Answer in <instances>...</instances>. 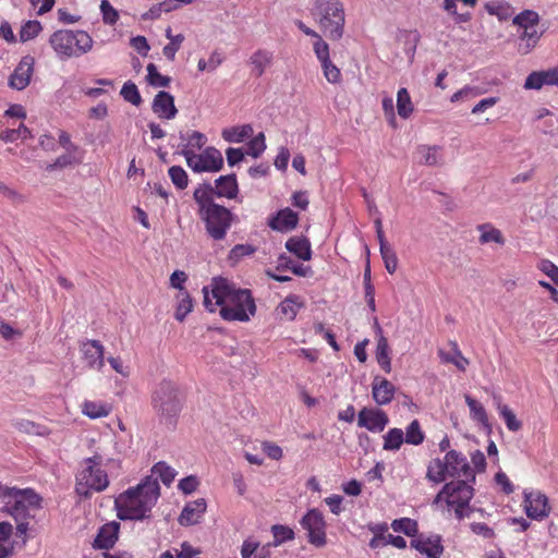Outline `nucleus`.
Segmentation results:
<instances>
[{"mask_svg": "<svg viewBox=\"0 0 558 558\" xmlns=\"http://www.w3.org/2000/svg\"><path fill=\"white\" fill-rule=\"evenodd\" d=\"M204 305L209 312L220 307V316L228 322H248L256 313V304L247 289H235L225 278H214L203 288Z\"/></svg>", "mask_w": 558, "mask_h": 558, "instance_id": "nucleus-1", "label": "nucleus"}, {"mask_svg": "<svg viewBox=\"0 0 558 558\" xmlns=\"http://www.w3.org/2000/svg\"><path fill=\"white\" fill-rule=\"evenodd\" d=\"M160 496L156 477L146 476L135 487H131L116 498V509L121 520H145Z\"/></svg>", "mask_w": 558, "mask_h": 558, "instance_id": "nucleus-2", "label": "nucleus"}, {"mask_svg": "<svg viewBox=\"0 0 558 558\" xmlns=\"http://www.w3.org/2000/svg\"><path fill=\"white\" fill-rule=\"evenodd\" d=\"M193 198L198 205V215L205 223L207 234L215 241L223 240L233 222V214L210 199L206 190H195Z\"/></svg>", "mask_w": 558, "mask_h": 558, "instance_id": "nucleus-3", "label": "nucleus"}, {"mask_svg": "<svg viewBox=\"0 0 558 558\" xmlns=\"http://www.w3.org/2000/svg\"><path fill=\"white\" fill-rule=\"evenodd\" d=\"M312 14L327 38L339 40L343 36L345 14L339 0H316Z\"/></svg>", "mask_w": 558, "mask_h": 558, "instance_id": "nucleus-4", "label": "nucleus"}, {"mask_svg": "<svg viewBox=\"0 0 558 558\" xmlns=\"http://www.w3.org/2000/svg\"><path fill=\"white\" fill-rule=\"evenodd\" d=\"M84 468L76 476L75 492L84 497L89 498L92 493H100L109 485L107 473L101 469L102 457L95 454L83 461Z\"/></svg>", "mask_w": 558, "mask_h": 558, "instance_id": "nucleus-5", "label": "nucleus"}, {"mask_svg": "<svg viewBox=\"0 0 558 558\" xmlns=\"http://www.w3.org/2000/svg\"><path fill=\"white\" fill-rule=\"evenodd\" d=\"M49 43L62 58L81 57L92 50L94 40L84 31L60 29L54 32Z\"/></svg>", "mask_w": 558, "mask_h": 558, "instance_id": "nucleus-6", "label": "nucleus"}, {"mask_svg": "<svg viewBox=\"0 0 558 558\" xmlns=\"http://www.w3.org/2000/svg\"><path fill=\"white\" fill-rule=\"evenodd\" d=\"M3 511L12 515L16 522L29 517V509L40 507V497L32 489L5 487L2 490Z\"/></svg>", "mask_w": 558, "mask_h": 558, "instance_id": "nucleus-7", "label": "nucleus"}, {"mask_svg": "<svg viewBox=\"0 0 558 558\" xmlns=\"http://www.w3.org/2000/svg\"><path fill=\"white\" fill-rule=\"evenodd\" d=\"M156 412L165 423L172 425L181 411L179 390L171 381H162L153 397Z\"/></svg>", "mask_w": 558, "mask_h": 558, "instance_id": "nucleus-8", "label": "nucleus"}, {"mask_svg": "<svg viewBox=\"0 0 558 558\" xmlns=\"http://www.w3.org/2000/svg\"><path fill=\"white\" fill-rule=\"evenodd\" d=\"M471 481H464L461 483V478L456 482L446 484L442 490L436 496L435 501L438 502L441 499H446L449 507L454 508L457 517L460 519L463 517V508L469 505L473 496V489L469 485Z\"/></svg>", "mask_w": 558, "mask_h": 558, "instance_id": "nucleus-9", "label": "nucleus"}, {"mask_svg": "<svg viewBox=\"0 0 558 558\" xmlns=\"http://www.w3.org/2000/svg\"><path fill=\"white\" fill-rule=\"evenodd\" d=\"M187 166L195 172H217L223 167L221 153L215 147L206 148L202 154L182 149Z\"/></svg>", "mask_w": 558, "mask_h": 558, "instance_id": "nucleus-10", "label": "nucleus"}, {"mask_svg": "<svg viewBox=\"0 0 558 558\" xmlns=\"http://www.w3.org/2000/svg\"><path fill=\"white\" fill-rule=\"evenodd\" d=\"M523 508L527 518L542 521L550 513L548 497L539 490L523 492Z\"/></svg>", "mask_w": 558, "mask_h": 558, "instance_id": "nucleus-11", "label": "nucleus"}, {"mask_svg": "<svg viewBox=\"0 0 558 558\" xmlns=\"http://www.w3.org/2000/svg\"><path fill=\"white\" fill-rule=\"evenodd\" d=\"M301 525L307 531L308 542L316 547L326 545V523L320 511L310 510L301 520Z\"/></svg>", "mask_w": 558, "mask_h": 558, "instance_id": "nucleus-12", "label": "nucleus"}, {"mask_svg": "<svg viewBox=\"0 0 558 558\" xmlns=\"http://www.w3.org/2000/svg\"><path fill=\"white\" fill-rule=\"evenodd\" d=\"M445 460L448 476L456 477L457 480L461 478L462 484L464 481H474V470L468 463L466 458L461 453L456 450H450L447 452Z\"/></svg>", "mask_w": 558, "mask_h": 558, "instance_id": "nucleus-13", "label": "nucleus"}, {"mask_svg": "<svg viewBox=\"0 0 558 558\" xmlns=\"http://www.w3.org/2000/svg\"><path fill=\"white\" fill-rule=\"evenodd\" d=\"M215 186H213L210 183H203L201 184L196 190H204L205 187H208L209 191L206 190L208 197L210 199H214L215 196L217 197H227V198H234L238 194V182L235 179V174H228L219 177L216 182Z\"/></svg>", "mask_w": 558, "mask_h": 558, "instance_id": "nucleus-14", "label": "nucleus"}, {"mask_svg": "<svg viewBox=\"0 0 558 558\" xmlns=\"http://www.w3.org/2000/svg\"><path fill=\"white\" fill-rule=\"evenodd\" d=\"M389 422L387 414L376 408H363L357 415V425L372 433H380Z\"/></svg>", "mask_w": 558, "mask_h": 558, "instance_id": "nucleus-15", "label": "nucleus"}, {"mask_svg": "<svg viewBox=\"0 0 558 558\" xmlns=\"http://www.w3.org/2000/svg\"><path fill=\"white\" fill-rule=\"evenodd\" d=\"M34 64L35 60L33 57H23L9 77V86L16 90L25 89L29 85L34 72Z\"/></svg>", "mask_w": 558, "mask_h": 558, "instance_id": "nucleus-16", "label": "nucleus"}, {"mask_svg": "<svg viewBox=\"0 0 558 558\" xmlns=\"http://www.w3.org/2000/svg\"><path fill=\"white\" fill-rule=\"evenodd\" d=\"M84 360L92 371L100 372L105 365V348L98 340H88L81 347Z\"/></svg>", "mask_w": 558, "mask_h": 558, "instance_id": "nucleus-17", "label": "nucleus"}, {"mask_svg": "<svg viewBox=\"0 0 558 558\" xmlns=\"http://www.w3.org/2000/svg\"><path fill=\"white\" fill-rule=\"evenodd\" d=\"M151 109L160 119L171 120L178 113L173 96L163 90L155 96Z\"/></svg>", "mask_w": 558, "mask_h": 558, "instance_id": "nucleus-18", "label": "nucleus"}, {"mask_svg": "<svg viewBox=\"0 0 558 558\" xmlns=\"http://www.w3.org/2000/svg\"><path fill=\"white\" fill-rule=\"evenodd\" d=\"M207 508L204 498L196 499L186 504L183 508L178 521L183 526L193 525L199 522Z\"/></svg>", "mask_w": 558, "mask_h": 558, "instance_id": "nucleus-19", "label": "nucleus"}, {"mask_svg": "<svg viewBox=\"0 0 558 558\" xmlns=\"http://www.w3.org/2000/svg\"><path fill=\"white\" fill-rule=\"evenodd\" d=\"M395 386L386 378L375 377L372 387V396L378 405L391 402L395 396Z\"/></svg>", "mask_w": 558, "mask_h": 558, "instance_id": "nucleus-20", "label": "nucleus"}, {"mask_svg": "<svg viewBox=\"0 0 558 558\" xmlns=\"http://www.w3.org/2000/svg\"><path fill=\"white\" fill-rule=\"evenodd\" d=\"M120 523L111 521L102 525L94 541V547L100 549L111 548L118 539Z\"/></svg>", "mask_w": 558, "mask_h": 558, "instance_id": "nucleus-21", "label": "nucleus"}, {"mask_svg": "<svg viewBox=\"0 0 558 558\" xmlns=\"http://www.w3.org/2000/svg\"><path fill=\"white\" fill-rule=\"evenodd\" d=\"M299 221L298 214L290 208L281 209L270 221L269 227L280 232L293 230Z\"/></svg>", "mask_w": 558, "mask_h": 558, "instance_id": "nucleus-22", "label": "nucleus"}, {"mask_svg": "<svg viewBox=\"0 0 558 558\" xmlns=\"http://www.w3.org/2000/svg\"><path fill=\"white\" fill-rule=\"evenodd\" d=\"M303 306L299 296L290 295L277 306L276 313L280 319L292 322Z\"/></svg>", "mask_w": 558, "mask_h": 558, "instance_id": "nucleus-23", "label": "nucleus"}, {"mask_svg": "<svg viewBox=\"0 0 558 558\" xmlns=\"http://www.w3.org/2000/svg\"><path fill=\"white\" fill-rule=\"evenodd\" d=\"M411 546L428 558H439L442 553L439 539H432L429 537L423 538L420 536L411 542Z\"/></svg>", "mask_w": 558, "mask_h": 558, "instance_id": "nucleus-24", "label": "nucleus"}, {"mask_svg": "<svg viewBox=\"0 0 558 558\" xmlns=\"http://www.w3.org/2000/svg\"><path fill=\"white\" fill-rule=\"evenodd\" d=\"M286 248L303 260H310L312 257L311 243L306 238H290L286 242Z\"/></svg>", "mask_w": 558, "mask_h": 558, "instance_id": "nucleus-25", "label": "nucleus"}, {"mask_svg": "<svg viewBox=\"0 0 558 558\" xmlns=\"http://www.w3.org/2000/svg\"><path fill=\"white\" fill-rule=\"evenodd\" d=\"M522 29L523 32L519 38L518 51L521 54H527L537 45L542 36V32L538 31V27H532L531 29Z\"/></svg>", "mask_w": 558, "mask_h": 558, "instance_id": "nucleus-26", "label": "nucleus"}, {"mask_svg": "<svg viewBox=\"0 0 558 558\" xmlns=\"http://www.w3.org/2000/svg\"><path fill=\"white\" fill-rule=\"evenodd\" d=\"M416 155L418 163L425 166H437L441 160L439 146L421 145L416 149Z\"/></svg>", "mask_w": 558, "mask_h": 558, "instance_id": "nucleus-27", "label": "nucleus"}, {"mask_svg": "<svg viewBox=\"0 0 558 558\" xmlns=\"http://www.w3.org/2000/svg\"><path fill=\"white\" fill-rule=\"evenodd\" d=\"M250 62L253 65V72L256 76H262L265 70L272 62V53L270 51L258 49L250 58Z\"/></svg>", "mask_w": 558, "mask_h": 558, "instance_id": "nucleus-28", "label": "nucleus"}, {"mask_svg": "<svg viewBox=\"0 0 558 558\" xmlns=\"http://www.w3.org/2000/svg\"><path fill=\"white\" fill-rule=\"evenodd\" d=\"M111 410L106 402L85 401L82 405V413L93 420L108 416Z\"/></svg>", "mask_w": 558, "mask_h": 558, "instance_id": "nucleus-29", "label": "nucleus"}, {"mask_svg": "<svg viewBox=\"0 0 558 558\" xmlns=\"http://www.w3.org/2000/svg\"><path fill=\"white\" fill-rule=\"evenodd\" d=\"M253 134V128L250 124L232 126L222 131V138L228 143H241Z\"/></svg>", "mask_w": 558, "mask_h": 558, "instance_id": "nucleus-30", "label": "nucleus"}, {"mask_svg": "<svg viewBox=\"0 0 558 558\" xmlns=\"http://www.w3.org/2000/svg\"><path fill=\"white\" fill-rule=\"evenodd\" d=\"M177 308L174 317L179 322H183L185 317L193 311V301L185 289H181L177 296Z\"/></svg>", "mask_w": 558, "mask_h": 558, "instance_id": "nucleus-31", "label": "nucleus"}, {"mask_svg": "<svg viewBox=\"0 0 558 558\" xmlns=\"http://www.w3.org/2000/svg\"><path fill=\"white\" fill-rule=\"evenodd\" d=\"M376 360L384 371H391V361L389 356V344L385 336L377 338Z\"/></svg>", "mask_w": 558, "mask_h": 558, "instance_id": "nucleus-32", "label": "nucleus"}, {"mask_svg": "<svg viewBox=\"0 0 558 558\" xmlns=\"http://www.w3.org/2000/svg\"><path fill=\"white\" fill-rule=\"evenodd\" d=\"M447 464L446 460L442 462L440 459H434L429 462L427 468V478L436 484L446 480Z\"/></svg>", "mask_w": 558, "mask_h": 558, "instance_id": "nucleus-33", "label": "nucleus"}, {"mask_svg": "<svg viewBox=\"0 0 558 558\" xmlns=\"http://www.w3.org/2000/svg\"><path fill=\"white\" fill-rule=\"evenodd\" d=\"M397 111L402 119H408L413 112V104L407 88H400L398 90Z\"/></svg>", "mask_w": 558, "mask_h": 558, "instance_id": "nucleus-34", "label": "nucleus"}, {"mask_svg": "<svg viewBox=\"0 0 558 558\" xmlns=\"http://www.w3.org/2000/svg\"><path fill=\"white\" fill-rule=\"evenodd\" d=\"M149 476L156 477L157 481L160 478L166 486H169L175 477V472L165 462H158L153 466Z\"/></svg>", "mask_w": 558, "mask_h": 558, "instance_id": "nucleus-35", "label": "nucleus"}, {"mask_svg": "<svg viewBox=\"0 0 558 558\" xmlns=\"http://www.w3.org/2000/svg\"><path fill=\"white\" fill-rule=\"evenodd\" d=\"M13 426L19 432L24 433V434H28V435H44V434H46L45 427H43L41 425H39V424H37V423H35V422H33L31 420L24 418V417H20V418L14 420Z\"/></svg>", "mask_w": 558, "mask_h": 558, "instance_id": "nucleus-36", "label": "nucleus"}, {"mask_svg": "<svg viewBox=\"0 0 558 558\" xmlns=\"http://www.w3.org/2000/svg\"><path fill=\"white\" fill-rule=\"evenodd\" d=\"M379 251H380V255L384 260L386 270L391 275L395 274L397 270V267H398V257L396 255V252L388 243L380 244Z\"/></svg>", "mask_w": 558, "mask_h": 558, "instance_id": "nucleus-37", "label": "nucleus"}, {"mask_svg": "<svg viewBox=\"0 0 558 558\" xmlns=\"http://www.w3.org/2000/svg\"><path fill=\"white\" fill-rule=\"evenodd\" d=\"M538 14L531 10H524L513 17V24L518 25L520 28L531 29L532 27H538Z\"/></svg>", "mask_w": 558, "mask_h": 558, "instance_id": "nucleus-38", "label": "nucleus"}, {"mask_svg": "<svg viewBox=\"0 0 558 558\" xmlns=\"http://www.w3.org/2000/svg\"><path fill=\"white\" fill-rule=\"evenodd\" d=\"M404 441L403 430L392 428L384 436V450H398Z\"/></svg>", "mask_w": 558, "mask_h": 558, "instance_id": "nucleus-39", "label": "nucleus"}, {"mask_svg": "<svg viewBox=\"0 0 558 558\" xmlns=\"http://www.w3.org/2000/svg\"><path fill=\"white\" fill-rule=\"evenodd\" d=\"M499 415L504 418L507 427L511 432H518L521 428V422L517 418L513 411L506 404L497 403Z\"/></svg>", "mask_w": 558, "mask_h": 558, "instance_id": "nucleus-40", "label": "nucleus"}, {"mask_svg": "<svg viewBox=\"0 0 558 558\" xmlns=\"http://www.w3.org/2000/svg\"><path fill=\"white\" fill-rule=\"evenodd\" d=\"M465 402L470 408V413L473 420L477 421L478 423L483 424L484 426H487V416L485 408L482 403H480L477 400L473 399L471 396L465 395L464 396Z\"/></svg>", "mask_w": 558, "mask_h": 558, "instance_id": "nucleus-41", "label": "nucleus"}, {"mask_svg": "<svg viewBox=\"0 0 558 558\" xmlns=\"http://www.w3.org/2000/svg\"><path fill=\"white\" fill-rule=\"evenodd\" d=\"M177 5H170V2L167 0L154 4L148 11L142 14L141 19L143 21H153L157 20L161 16L162 12H171L172 10H175Z\"/></svg>", "mask_w": 558, "mask_h": 558, "instance_id": "nucleus-42", "label": "nucleus"}, {"mask_svg": "<svg viewBox=\"0 0 558 558\" xmlns=\"http://www.w3.org/2000/svg\"><path fill=\"white\" fill-rule=\"evenodd\" d=\"M31 136V131L21 123L17 129H7L0 133V138L3 142L12 143L19 138H27Z\"/></svg>", "mask_w": 558, "mask_h": 558, "instance_id": "nucleus-43", "label": "nucleus"}, {"mask_svg": "<svg viewBox=\"0 0 558 558\" xmlns=\"http://www.w3.org/2000/svg\"><path fill=\"white\" fill-rule=\"evenodd\" d=\"M120 94L124 98L125 101H128L134 106H140L142 104V97L140 95L138 88L131 81L124 83V85L121 88Z\"/></svg>", "mask_w": 558, "mask_h": 558, "instance_id": "nucleus-44", "label": "nucleus"}, {"mask_svg": "<svg viewBox=\"0 0 558 558\" xmlns=\"http://www.w3.org/2000/svg\"><path fill=\"white\" fill-rule=\"evenodd\" d=\"M391 527L393 529L395 532H402L408 536H414L417 532L416 521L410 518L395 520L391 523Z\"/></svg>", "mask_w": 558, "mask_h": 558, "instance_id": "nucleus-45", "label": "nucleus"}, {"mask_svg": "<svg viewBox=\"0 0 558 558\" xmlns=\"http://www.w3.org/2000/svg\"><path fill=\"white\" fill-rule=\"evenodd\" d=\"M170 77L161 75L154 63L147 65V82L155 87H167L170 84Z\"/></svg>", "mask_w": 558, "mask_h": 558, "instance_id": "nucleus-46", "label": "nucleus"}, {"mask_svg": "<svg viewBox=\"0 0 558 558\" xmlns=\"http://www.w3.org/2000/svg\"><path fill=\"white\" fill-rule=\"evenodd\" d=\"M364 288H365V299H366L367 305L372 312H375L376 311L375 289L371 281V267H369L368 262H367V265L364 270Z\"/></svg>", "mask_w": 558, "mask_h": 558, "instance_id": "nucleus-47", "label": "nucleus"}, {"mask_svg": "<svg viewBox=\"0 0 558 558\" xmlns=\"http://www.w3.org/2000/svg\"><path fill=\"white\" fill-rule=\"evenodd\" d=\"M408 444L411 445H420L424 440V434L421 430L420 423L417 420H414L410 423V425L407 428L405 433V439Z\"/></svg>", "mask_w": 558, "mask_h": 558, "instance_id": "nucleus-48", "label": "nucleus"}, {"mask_svg": "<svg viewBox=\"0 0 558 558\" xmlns=\"http://www.w3.org/2000/svg\"><path fill=\"white\" fill-rule=\"evenodd\" d=\"M439 356L441 361L446 363L454 364L459 369H464L468 361L461 355V353L453 348L449 352H445L444 350H439Z\"/></svg>", "mask_w": 558, "mask_h": 558, "instance_id": "nucleus-49", "label": "nucleus"}, {"mask_svg": "<svg viewBox=\"0 0 558 558\" xmlns=\"http://www.w3.org/2000/svg\"><path fill=\"white\" fill-rule=\"evenodd\" d=\"M41 31V25L38 21H27L20 31V40L26 43L35 38Z\"/></svg>", "mask_w": 558, "mask_h": 558, "instance_id": "nucleus-50", "label": "nucleus"}, {"mask_svg": "<svg viewBox=\"0 0 558 558\" xmlns=\"http://www.w3.org/2000/svg\"><path fill=\"white\" fill-rule=\"evenodd\" d=\"M169 175L172 183L180 190L187 186L189 180L185 170L180 166H172L169 169Z\"/></svg>", "mask_w": 558, "mask_h": 558, "instance_id": "nucleus-51", "label": "nucleus"}, {"mask_svg": "<svg viewBox=\"0 0 558 558\" xmlns=\"http://www.w3.org/2000/svg\"><path fill=\"white\" fill-rule=\"evenodd\" d=\"M274 534V546L277 547L284 541H290L294 538V532L284 525H274L271 527Z\"/></svg>", "mask_w": 558, "mask_h": 558, "instance_id": "nucleus-52", "label": "nucleus"}, {"mask_svg": "<svg viewBox=\"0 0 558 558\" xmlns=\"http://www.w3.org/2000/svg\"><path fill=\"white\" fill-rule=\"evenodd\" d=\"M100 11L105 24L114 25L119 20V12L110 4L108 0H101Z\"/></svg>", "mask_w": 558, "mask_h": 558, "instance_id": "nucleus-53", "label": "nucleus"}, {"mask_svg": "<svg viewBox=\"0 0 558 558\" xmlns=\"http://www.w3.org/2000/svg\"><path fill=\"white\" fill-rule=\"evenodd\" d=\"M183 40L184 36L182 34L175 35L173 38H171L170 43L166 45L162 49L163 56L168 60L173 61L175 58V53L180 49Z\"/></svg>", "mask_w": 558, "mask_h": 558, "instance_id": "nucleus-54", "label": "nucleus"}, {"mask_svg": "<svg viewBox=\"0 0 558 558\" xmlns=\"http://www.w3.org/2000/svg\"><path fill=\"white\" fill-rule=\"evenodd\" d=\"M265 135L264 133H258L253 140L248 143V151L247 154L257 158L265 150Z\"/></svg>", "mask_w": 558, "mask_h": 558, "instance_id": "nucleus-55", "label": "nucleus"}, {"mask_svg": "<svg viewBox=\"0 0 558 558\" xmlns=\"http://www.w3.org/2000/svg\"><path fill=\"white\" fill-rule=\"evenodd\" d=\"M316 40L314 43V52L320 63H326L329 58V46L326 41L323 40L322 36L318 35L315 37Z\"/></svg>", "mask_w": 558, "mask_h": 558, "instance_id": "nucleus-56", "label": "nucleus"}, {"mask_svg": "<svg viewBox=\"0 0 558 558\" xmlns=\"http://www.w3.org/2000/svg\"><path fill=\"white\" fill-rule=\"evenodd\" d=\"M322 68L324 71V76L329 83L337 84L340 82V70L331 62V60H328L326 63H322Z\"/></svg>", "mask_w": 558, "mask_h": 558, "instance_id": "nucleus-57", "label": "nucleus"}, {"mask_svg": "<svg viewBox=\"0 0 558 558\" xmlns=\"http://www.w3.org/2000/svg\"><path fill=\"white\" fill-rule=\"evenodd\" d=\"M255 252V247L250 244H238L229 254V259L233 263H238L243 256L251 255Z\"/></svg>", "mask_w": 558, "mask_h": 558, "instance_id": "nucleus-58", "label": "nucleus"}, {"mask_svg": "<svg viewBox=\"0 0 558 558\" xmlns=\"http://www.w3.org/2000/svg\"><path fill=\"white\" fill-rule=\"evenodd\" d=\"M546 85L544 71L531 73L524 83L526 89H539Z\"/></svg>", "mask_w": 558, "mask_h": 558, "instance_id": "nucleus-59", "label": "nucleus"}, {"mask_svg": "<svg viewBox=\"0 0 558 558\" xmlns=\"http://www.w3.org/2000/svg\"><path fill=\"white\" fill-rule=\"evenodd\" d=\"M222 62V58L217 51H214L208 61L204 59H199L197 63V68L199 71H214L216 70Z\"/></svg>", "mask_w": 558, "mask_h": 558, "instance_id": "nucleus-60", "label": "nucleus"}, {"mask_svg": "<svg viewBox=\"0 0 558 558\" xmlns=\"http://www.w3.org/2000/svg\"><path fill=\"white\" fill-rule=\"evenodd\" d=\"M513 10L507 3H490V15H496L500 21L512 16Z\"/></svg>", "mask_w": 558, "mask_h": 558, "instance_id": "nucleus-61", "label": "nucleus"}, {"mask_svg": "<svg viewBox=\"0 0 558 558\" xmlns=\"http://www.w3.org/2000/svg\"><path fill=\"white\" fill-rule=\"evenodd\" d=\"M0 194H2L8 199L14 202V203H24L26 201L25 196L20 194L14 189H11L5 183L0 182Z\"/></svg>", "mask_w": 558, "mask_h": 558, "instance_id": "nucleus-62", "label": "nucleus"}, {"mask_svg": "<svg viewBox=\"0 0 558 558\" xmlns=\"http://www.w3.org/2000/svg\"><path fill=\"white\" fill-rule=\"evenodd\" d=\"M177 558H199V550L190 543L183 542L180 549H174Z\"/></svg>", "mask_w": 558, "mask_h": 558, "instance_id": "nucleus-63", "label": "nucleus"}, {"mask_svg": "<svg viewBox=\"0 0 558 558\" xmlns=\"http://www.w3.org/2000/svg\"><path fill=\"white\" fill-rule=\"evenodd\" d=\"M538 268L558 286V267L554 263L544 259L538 264Z\"/></svg>", "mask_w": 558, "mask_h": 558, "instance_id": "nucleus-64", "label": "nucleus"}]
</instances>
